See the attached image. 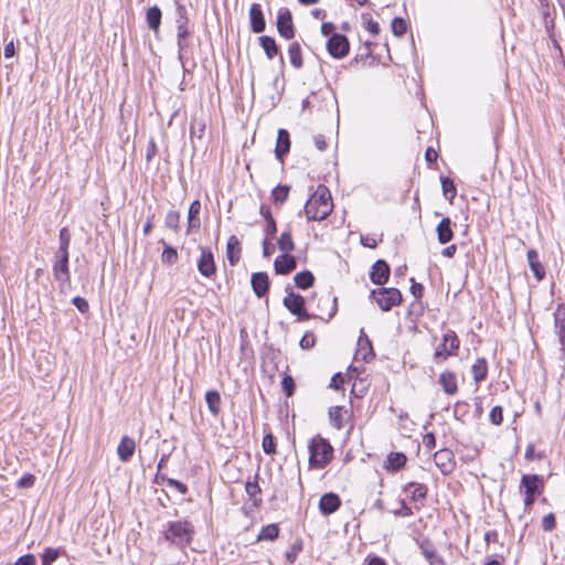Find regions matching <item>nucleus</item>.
I'll list each match as a JSON object with an SVG mask.
<instances>
[{
    "label": "nucleus",
    "mask_w": 565,
    "mask_h": 565,
    "mask_svg": "<svg viewBox=\"0 0 565 565\" xmlns=\"http://www.w3.org/2000/svg\"><path fill=\"white\" fill-rule=\"evenodd\" d=\"M333 203L329 189L326 185H318L315 193L305 205V213L308 221H322L332 212Z\"/></svg>",
    "instance_id": "1"
},
{
    "label": "nucleus",
    "mask_w": 565,
    "mask_h": 565,
    "mask_svg": "<svg viewBox=\"0 0 565 565\" xmlns=\"http://www.w3.org/2000/svg\"><path fill=\"white\" fill-rule=\"evenodd\" d=\"M309 463L317 468H324L333 456V448L331 444L320 436L311 439L309 444Z\"/></svg>",
    "instance_id": "2"
},
{
    "label": "nucleus",
    "mask_w": 565,
    "mask_h": 565,
    "mask_svg": "<svg viewBox=\"0 0 565 565\" xmlns=\"http://www.w3.org/2000/svg\"><path fill=\"white\" fill-rule=\"evenodd\" d=\"M193 533V526L188 521L169 522L164 539L178 546H185L191 542Z\"/></svg>",
    "instance_id": "3"
},
{
    "label": "nucleus",
    "mask_w": 565,
    "mask_h": 565,
    "mask_svg": "<svg viewBox=\"0 0 565 565\" xmlns=\"http://www.w3.org/2000/svg\"><path fill=\"white\" fill-rule=\"evenodd\" d=\"M54 279L58 284L60 291L65 294L71 288V274L68 268V254H54L52 267Z\"/></svg>",
    "instance_id": "4"
},
{
    "label": "nucleus",
    "mask_w": 565,
    "mask_h": 565,
    "mask_svg": "<svg viewBox=\"0 0 565 565\" xmlns=\"http://www.w3.org/2000/svg\"><path fill=\"white\" fill-rule=\"evenodd\" d=\"M371 297L383 311H388L402 302V294L396 288H379L371 292Z\"/></svg>",
    "instance_id": "5"
},
{
    "label": "nucleus",
    "mask_w": 565,
    "mask_h": 565,
    "mask_svg": "<svg viewBox=\"0 0 565 565\" xmlns=\"http://www.w3.org/2000/svg\"><path fill=\"white\" fill-rule=\"evenodd\" d=\"M305 298L295 294L294 291H287V296L284 298V306L292 313L296 315L299 321H307L311 316L305 309Z\"/></svg>",
    "instance_id": "6"
},
{
    "label": "nucleus",
    "mask_w": 565,
    "mask_h": 565,
    "mask_svg": "<svg viewBox=\"0 0 565 565\" xmlns=\"http://www.w3.org/2000/svg\"><path fill=\"white\" fill-rule=\"evenodd\" d=\"M327 50L332 57L342 58L349 54V40L343 34L334 33L327 42Z\"/></svg>",
    "instance_id": "7"
},
{
    "label": "nucleus",
    "mask_w": 565,
    "mask_h": 565,
    "mask_svg": "<svg viewBox=\"0 0 565 565\" xmlns=\"http://www.w3.org/2000/svg\"><path fill=\"white\" fill-rule=\"evenodd\" d=\"M459 348L457 335L450 332L444 335L443 342L436 348L435 360H446L449 355L456 354Z\"/></svg>",
    "instance_id": "8"
},
{
    "label": "nucleus",
    "mask_w": 565,
    "mask_h": 565,
    "mask_svg": "<svg viewBox=\"0 0 565 565\" xmlns=\"http://www.w3.org/2000/svg\"><path fill=\"white\" fill-rule=\"evenodd\" d=\"M200 252L201 255L198 260V269L202 276L211 278L216 271L213 253L210 248L202 246L200 247Z\"/></svg>",
    "instance_id": "9"
},
{
    "label": "nucleus",
    "mask_w": 565,
    "mask_h": 565,
    "mask_svg": "<svg viewBox=\"0 0 565 565\" xmlns=\"http://www.w3.org/2000/svg\"><path fill=\"white\" fill-rule=\"evenodd\" d=\"M278 33L286 40L295 36V28L292 23V15L288 9H281L277 17Z\"/></svg>",
    "instance_id": "10"
},
{
    "label": "nucleus",
    "mask_w": 565,
    "mask_h": 565,
    "mask_svg": "<svg viewBox=\"0 0 565 565\" xmlns=\"http://www.w3.org/2000/svg\"><path fill=\"white\" fill-rule=\"evenodd\" d=\"M434 461L444 475L452 472L456 468V460L452 451L441 449L434 455Z\"/></svg>",
    "instance_id": "11"
},
{
    "label": "nucleus",
    "mask_w": 565,
    "mask_h": 565,
    "mask_svg": "<svg viewBox=\"0 0 565 565\" xmlns=\"http://www.w3.org/2000/svg\"><path fill=\"white\" fill-rule=\"evenodd\" d=\"M297 267L296 258L288 253L277 256L274 262V269L278 275H288Z\"/></svg>",
    "instance_id": "12"
},
{
    "label": "nucleus",
    "mask_w": 565,
    "mask_h": 565,
    "mask_svg": "<svg viewBox=\"0 0 565 565\" xmlns=\"http://www.w3.org/2000/svg\"><path fill=\"white\" fill-rule=\"evenodd\" d=\"M390 277V267L385 260H376L370 273L371 280L376 285H384Z\"/></svg>",
    "instance_id": "13"
},
{
    "label": "nucleus",
    "mask_w": 565,
    "mask_h": 565,
    "mask_svg": "<svg viewBox=\"0 0 565 565\" xmlns=\"http://www.w3.org/2000/svg\"><path fill=\"white\" fill-rule=\"evenodd\" d=\"M250 284L253 291L258 298L267 295L269 289V277L267 273L259 271L252 275Z\"/></svg>",
    "instance_id": "14"
},
{
    "label": "nucleus",
    "mask_w": 565,
    "mask_h": 565,
    "mask_svg": "<svg viewBox=\"0 0 565 565\" xmlns=\"http://www.w3.org/2000/svg\"><path fill=\"white\" fill-rule=\"evenodd\" d=\"M341 505V500L333 492L324 493L319 501V509L322 514L329 515L334 513Z\"/></svg>",
    "instance_id": "15"
},
{
    "label": "nucleus",
    "mask_w": 565,
    "mask_h": 565,
    "mask_svg": "<svg viewBox=\"0 0 565 565\" xmlns=\"http://www.w3.org/2000/svg\"><path fill=\"white\" fill-rule=\"evenodd\" d=\"M250 29L255 33H260L266 28V21L259 3H253L249 8Z\"/></svg>",
    "instance_id": "16"
},
{
    "label": "nucleus",
    "mask_w": 565,
    "mask_h": 565,
    "mask_svg": "<svg viewBox=\"0 0 565 565\" xmlns=\"http://www.w3.org/2000/svg\"><path fill=\"white\" fill-rule=\"evenodd\" d=\"M554 326L558 337L562 349L565 348V305L561 303L556 307L554 312Z\"/></svg>",
    "instance_id": "17"
},
{
    "label": "nucleus",
    "mask_w": 565,
    "mask_h": 565,
    "mask_svg": "<svg viewBox=\"0 0 565 565\" xmlns=\"http://www.w3.org/2000/svg\"><path fill=\"white\" fill-rule=\"evenodd\" d=\"M136 443L132 438L124 436L117 447V455L120 461L127 462L134 456Z\"/></svg>",
    "instance_id": "18"
},
{
    "label": "nucleus",
    "mask_w": 565,
    "mask_h": 565,
    "mask_svg": "<svg viewBox=\"0 0 565 565\" xmlns=\"http://www.w3.org/2000/svg\"><path fill=\"white\" fill-rule=\"evenodd\" d=\"M526 257L529 267L532 270L536 280H543L545 278V268L543 264L540 262L539 253L535 249H530L527 250Z\"/></svg>",
    "instance_id": "19"
},
{
    "label": "nucleus",
    "mask_w": 565,
    "mask_h": 565,
    "mask_svg": "<svg viewBox=\"0 0 565 565\" xmlns=\"http://www.w3.org/2000/svg\"><path fill=\"white\" fill-rule=\"evenodd\" d=\"M290 149V137L286 129H279L277 135V142L275 148L276 158L282 161V158Z\"/></svg>",
    "instance_id": "20"
},
{
    "label": "nucleus",
    "mask_w": 565,
    "mask_h": 565,
    "mask_svg": "<svg viewBox=\"0 0 565 565\" xmlns=\"http://www.w3.org/2000/svg\"><path fill=\"white\" fill-rule=\"evenodd\" d=\"M521 484L525 489V494H536L542 491L543 479L537 475H524Z\"/></svg>",
    "instance_id": "21"
},
{
    "label": "nucleus",
    "mask_w": 565,
    "mask_h": 565,
    "mask_svg": "<svg viewBox=\"0 0 565 565\" xmlns=\"http://www.w3.org/2000/svg\"><path fill=\"white\" fill-rule=\"evenodd\" d=\"M373 356H374V352H373L371 341L367 339V337H360L358 340V349L355 352V359L367 362L371 359H373Z\"/></svg>",
    "instance_id": "22"
},
{
    "label": "nucleus",
    "mask_w": 565,
    "mask_h": 565,
    "mask_svg": "<svg viewBox=\"0 0 565 565\" xmlns=\"http://www.w3.org/2000/svg\"><path fill=\"white\" fill-rule=\"evenodd\" d=\"M206 122L202 116L193 115L190 122V138L201 140L205 134Z\"/></svg>",
    "instance_id": "23"
},
{
    "label": "nucleus",
    "mask_w": 565,
    "mask_h": 565,
    "mask_svg": "<svg viewBox=\"0 0 565 565\" xmlns=\"http://www.w3.org/2000/svg\"><path fill=\"white\" fill-rule=\"evenodd\" d=\"M201 212V202L195 200L191 203L188 212V230L186 233H191L193 230L200 228L199 214Z\"/></svg>",
    "instance_id": "24"
},
{
    "label": "nucleus",
    "mask_w": 565,
    "mask_h": 565,
    "mask_svg": "<svg viewBox=\"0 0 565 565\" xmlns=\"http://www.w3.org/2000/svg\"><path fill=\"white\" fill-rule=\"evenodd\" d=\"M226 257L232 266H235L241 258V245L235 235H232L227 241Z\"/></svg>",
    "instance_id": "25"
},
{
    "label": "nucleus",
    "mask_w": 565,
    "mask_h": 565,
    "mask_svg": "<svg viewBox=\"0 0 565 565\" xmlns=\"http://www.w3.org/2000/svg\"><path fill=\"white\" fill-rule=\"evenodd\" d=\"M348 409L343 406H333L329 409V418L334 428L338 430L344 427V419L348 415Z\"/></svg>",
    "instance_id": "26"
},
{
    "label": "nucleus",
    "mask_w": 565,
    "mask_h": 565,
    "mask_svg": "<svg viewBox=\"0 0 565 565\" xmlns=\"http://www.w3.org/2000/svg\"><path fill=\"white\" fill-rule=\"evenodd\" d=\"M406 463V456L403 452H391L385 461V469L397 471Z\"/></svg>",
    "instance_id": "27"
},
{
    "label": "nucleus",
    "mask_w": 565,
    "mask_h": 565,
    "mask_svg": "<svg viewBox=\"0 0 565 565\" xmlns=\"http://www.w3.org/2000/svg\"><path fill=\"white\" fill-rule=\"evenodd\" d=\"M148 28L157 32L161 24V10L157 7H150L146 13Z\"/></svg>",
    "instance_id": "28"
},
{
    "label": "nucleus",
    "mask_w": 565,
    "mask_h": 565,
    "mask_svg": "<svg viewBox=\"0 0 565 565\" xmlns=\"http://www.w3.org/2000/svg\"><path fill=\"white\" fill-rule=\"evenodd\" d=\"M205 402L213 416H217L221 413V395L218 392L207 391L205 394Z\"/></svg>",
    "instance_id": "29"
},
{
    "label": "nucleus",
    "mask_w": 565,
    "mask_h": 565,
    "mask_svg": "<svg viewBox=\"0 0 565 565\" xmlns=\"http://www.w3.org/2000/svg\"><path fill=\"white\" fill-rule=\"evenodd\" d=\"M437 234H438V241L441 244L448 243L452 236V230L450 226V220L449 218H443L440 223L437 226Z\"/></svg>",
    "instance_id": "30"
},
{
    "label": "nucleus",
    "mask_w": 565,
    "mask_h": 565,
    "mask_svg": "<svg viewBox=\"0 0 565 565\" xmlns=\"http://www.w3.org/2000/svg\"><path fill=\"white\" fill-rule=\"evenodd\" d=\"M471 373L476 383L483 381L488 374V364L486 359L479 358L471 366Z\"/></svg>",
    "instance_id": "31"
},
{
    "label": "nucleus",
    "mask_w": 565,
    "mask_h": 565,
    "mask_svg": "<svg viewBox=\"0 0 565 565\" xmlns=\"http://www.w3.org/2000/svg\"><path fill=\"white\" fill-rule=\"evenodd\" d=\"M439 383L447 394H455L457 391V380L455 373L445 372L439 376Z\"/></svg>",
    "instance_id": "32"
},
{
    "label": "nucleus",
    "mask_w": 565,
    "mask_h": 565,
    "mask_svg": "<svg viewBox=\"0 0 565 565\" xmlns=\"http://www.w3.org/2000/svg\"><path fill=\"white\" fill-rule=\"evenodd\" d=\"M259 44L263 47L266 56L273 60L278 53V46L271 36L263 35L259 39Z\"/></svg>",
    "instance_id": "33"
},
{
    "label": "nucleus",
    "mask_w": 565,
    "mask_h": 565,
    "mask_svg": "<svg viewBox=\"0 0 565 565\" xmlns=\"http://www.w3.org/2000/svg\"><path fill=\"white\" fill-rule=\"evenodd\" d=\"M405 491L414 501L423 500L426 498L427 488L422 483L411 482L406 486Z\"/></svg>",
    "instance_id": "34"
},
{
    "label": "nucleus",
    "mask_w": 565,
    "mask_h": 565,
    "mask_svg": "<svg viewBox=\"0 0 565 565\" xmlns=\"http://www.w3.org/2000/svg\"><path fill=\"white\" fill-rule=\"evenodd\" d=\"M295 285L300 289H308L310 288L315 282V276L309 270H303L301 273L296 274L294 277Z\"/></svg>",
    "instance_id": "35"
},
{
    "label": "nucleus",
    "mask_w": 565,
    "mask_h": 565,
    "mask_svg": "<svg viewBox=\"0 0 565 565\" xmlns=\"http://www.w3.org/2000/svg\"><path fill=\"white\" fill-rule=\"evenodd\" d=\"M420 550L425 558L429 562L430 565H445L443 558H440L435 548L427 542H424L420 545Z\"/></svg>",
    "instance_id": "36"
},
{
    "label": "nucleus",
    "mask_w": 565,
    "mask_h": 565,
    "mask_svg": "<svg viewBox=\"0 0 565 565\" xmlns=\"http://www.w3.org/2000/svg\"><path fill=\"white\" fill-rule=\"evenodd\" d=\"M290 63L295 68H301L303 65L301 49L298 42H292L288 47Z\"/></svg>",
    "instance_id": "37"
},
{
    "label": "nucleus",
    "mask_w": 565,
    "mask_h": 565,
    "mask_svg": "<svg viewBox=\"0 0 565 565\" xmlns=\"http://www.w3.org/2000/svg\"><path fill=\"white\" fill-rule=\"evenodd\" d=\"M190 34L191 31L189 24L177 26V44L180 55L188 47L186 39L190 36Z\"/></svg>",
    "instance_id": "38"
},
{
    "label": "nucleus",
    "mask_w": 565,
    "mask_h": 565,
    "mask_svg": "<svg viewBox=\"0 0 565 565\" xmlns=\"http://www.w3.org/2000/svg\"><path fill=\"white\" fill-rule=\"evenodd\" d=\"M278 248L282 253H290L295 249V243L290 231H285L281 233L278 239Z\"/></svg>",
    "instance_id": "39"
},
{
    "label": "nucleus",
    "mask_w": 565,
    "mask_h": 565,
    "mask_svg": "<svg viewBox=\"0 0 565 565\" xmlns=\"http://www.w3.org/2000/svg\"><path fill=\"white\" fill-rule=\"evenodd\" d=\"M278 534H279L278 526L276 524H268L260 530V532L257 536V540L258 541H273L278 537Z\"/></svg>",
    "instance_id": "40"
},
{
    "label": "nucleus",
    "mask_w": 565,
    "mask_h": 565,
    "mask_svg": "<svg viewBox=\"0 0 565 565\" xmlns=\"http://www.w3.org/2000/svg\"><path fill=\"white\" fill-rule=\"evenodd\" d=\"M58 239H60V246L55 253L68 254V247H70V243H71V234L66 227H63L60 230Z\"/></svg>",
    "instance_id": "41"
},
{
    "label": "nucleus",
    "mask_w": 565,
    "mask_h": 565,
    "mask_svg": "<svg viewBox=\"0 0 565 565\" xmlns=\"http://www.w3.org/2000/svg\"><path fill=\"white\" fill-rule=\"evenodd\" d=\"M288 195H289V186H287V185H277L271 191V198L276 204L285 203L288 199Z\"/></svg>",
    "instance_id": "42"
},
{
    "label": "nucleus",
    "mask_w": 565,
    "mask_h": 565,
    "mask_svg": "<svg viewBox=\"0 0 565 565\" xmlns=\"http://www.w3.org/2000/svg\"><path fill=\"white\" fill-rule=\"evenodd\" d=\"M164 224L167 227L178 232L180 227V213L177 211H169L166 215Z\"/></svg>",
    "instance_id": "43"
},
{
    "label": "nucleus",
    "mask_w": 565,
    "mask_h": 565,
    "mask_svg": "<svg viewBox=\"0 0 565 565\" xmlns=\"http://www.w3.org/2000/svg\"><path fill=\"white\" fill-rule=\"evenodd\" d=\"M190 23L186 8L180 3L177 2V9H175V24L179 25H188Z\"/></svg>",
    "instance_id": "44"
},
{
    "label": "nucleus",
    "mask_w": 565,
    "mask_h": 565,
    "mask_svg": "<svg viewBox=\"0 0 565 565\" xmlns=\"http://www.w3.org/2000/svg\"><path fill=\"white\" fill-rule=\"evenodd\" d=\"M441 185L445 198L449 201H452L457 193L454 182L448 178H441Z\"/></svg>",
    "instance_id": "45"
},
{
    "label": "nucleus",
    "mask_w": 565,
    "mask_h": 565,
    "mask_svg": "<svg viewBox=\"0 0 565 565\" xmlns=\"http://www.w3.org/2000/svg\"><path fill=\"white\" fill-rule=\"evenodd\" d=\"M61 555L60 548L47 547L42 554V565H51Z\"/></svg>",
    "instance_id": "46"
},
{
    "label": "nucleus",
    "mask_w": 565,
    "mask_h": 565,
    "mask_svg": "<svg viewBox=\"0 0 565 565\" xmlns=\"http://www.w3.org/2000/svg\"><path fill=\"white\" fill-rule=\"evenodd\" d=\"M163 245L164 248L161 255L162 262L170 265L174 264L178 260L177 250L173 247L167 245L166 243H163Z\"/></svg>",
    "instance_id": "47"
},
{
    "label": "nucleus",
    "mask_w": 565,
    "mask_h": 565,
    "mask_svg": "<svg viewBox=\"0 0 565 565\" xmlns=\"http://www.w3.org/2000/svg\"><path fill=\"white\" fill-rule=\"evenodd\" d=\"M391 28H392V32L396 36H402V35H404L406 33L407 23L402 18H394L393 21H392Z\"/></svg>",
    "instance_id": "48"
},
{
    "label": "nucleus",
    "mask_w": 565,
    "mask_h": 565,
    "mask_svg": "<svg viewBox=\"0 0 565 565\" xmlns=\"http://www.w3.org/2000/svg\"><path fill=\"white\" fill-rule=\"evenodd\" d=\"M263 450L267 455H274L276 454V443L275 438L271 434H267L263 438Z\"/></svg>",
    "instance_id": "49"
},
{
    "label": "nucleus",
    "mask_w": 565,
    "mask_h": 565,
    "mask_svg": "<svg viewBox=\"0 0 565 565\" xmlns=\"http://www.w3.org/2000/svg\"><path fill=\"white\" fill-rule=\"evenodd\" d=\"M162 480L167 483L168 487L174 488L179 493L185 494L188 492V487L179 480L161 477Z\"/></svg>",
    "instance_id": "50"
},
{
    "label": "nucleus",
    "mask_w": 565,
    "mask_h": 565,
    "mask_svg": "<svg viewBox=\"0 0 565 565\" xmlns=\"http://www.w3.org/2000/svg\"><path fill=\"white\" fill-rule=\"evenodd\" d=\"M364 21L365 29L373 35H377L380 33V25L376 21L372 20L369 15H362Z\"/></svg>",
    "instance_id": "51"
},
{
    "label": "nucleus",
    "mask_w": 565,
    "mask_h": 565,
    "mask_svg": "<svg viewBox=\"0 0 565 565\" xmlns=\"http://www.w3.org/2000/svg\"><path fill=\"white\" fill-rule=\"evenodd\" d=\"M300 347L303 350H309L316 344V337L312 332H306L305 335L300 340Z\"/></svg>",
    "instance_id": "52"
},
{
    "label": "nucleus",
    "mask_w": 565,
    "mask_h": 565,
    "mask_svg": "<svg viewBox=\"0 0 565 565\" xmlns=\"http://www.w3.org/2000/svg\"><path fill=\"white\" fill-rule=\"evenodd\" d=\"M490 420L494 425H500L503 420V412L500 406H494L490 412Z\"/></svg>",
    "instance_id": "53"
},
{
    "label": "nucleus",
    "mask_w": 565,
    "mask_h": 565,
    "mask_svg": "<svg viewBox=\"0 0 565 565\" xmlns=\"http://www.w3.org/2000/svg\"><path fill=\"white\" fill-rule=\"evenodd\" d=\"M281 386L287 396H291L295 392V382L290 375H286L281 381Z\"/></svg>",
    "instance_id": "54"
},
{
    "label": "nucleus",
    "mask_w": 565,
    "mask_h": 565,
    "mask_svg": "<svg viewBox=\"0 0 565 565\" xmlns=\"http://www.w3.org/2000/svg\"><path fill=\"white\" fill-rule=\"evenodd\" d=\"M35 477L31 473L23 475L17 482L18 488H30L34 484Z\"/></svg>",
    "instance_id": "55"
},
{
    "label": "nucleus",
    "mask_w": 565,
    "mask_h": 565,
    "mask_svg": "<svg viewBox=\"0 0 565 565\" xmlns=\"http://www.w3.org/2000/svg\"><path fill=\"white\" fill-rule=\"evenodd\" d=\"M555 515L553 513L546 514L542 520V527L544 531L550 532L555 527Z\"/></svg>",
    "instance_id": "56"
},
{
    "label": "nucleus",
    "mask_w": 565,
    "mask_h": 565,
    "mask_svg": "<svg viewBox=\"0 0 565 565\" xmlns=\"http://www.w3.org/2000/svg\"><path fill=\"white\" fill-rule=\"evenodd\" d=\"M72 302L82 313H85L88 311L89 306H88V302L86 299H84L79 296H76L72 299Z\"/></svg>",
    "instance_id": "57"
},
{
    "label": "nucleus",
    "mask_w": 565,
    "mask_h": 565,
    "mask_svg": "<svg viewBox=\"0 0 565 565\" xmlns=\"http://www.w3.org/2000/svg\"><path fill=\"white\" fill-rule=\"evenodd\" d=\"M13 565H36V558L33 554L20 556Z\"/></svg>",
    "instance_id": "58"
},
{
    "label": "nucleus",
    "mask_w": 565,
    "mask_h": 565,
    "mask_svg": "<svg viewBox=\"0 0 565 565\" xmlns=\"http://www.w3.org/2000/svg\"><path fill=\"white\" fill-rule=\"evenodd\" d=\"M277 232L276 222L274 218L266 221L265 238L271 239Z\"/></svg>",
    "instance_id": "59"
},
{
    "label": "nucleus",
    "mask_w": 565,
    "mask_h": 565,
    "mask_svg": "<svg viewBox=\"0 0 565 565\" xmlns=\"http://www.w3.org/2000/svg\"><path fill=\"white\" fill-rule=\"evenodd\" d=\"M393 513L396 516H409L413 514V511L404 501H401L399 509L395 510Z\"/></svg>",
    "instance_id": "60"
},
{
    "label": "nucleus",
    "mask_w": 565,
    "mask_h": 565,
    "mask_svg": "<svg viewBox=\"0 0 565 565\" xmlns=\"http://www.w3.org/2000/svg\"><path fill=\"white\" fill-rule=\"evenodd\" d=\"M245 489L249 497H255L257 493L260 492V487L258 486L257 481H248L245 486Z\"/></svg>",
    "instance_id": "61"
},
{
    "label": "nucleus",
    "mask_w": 565,
    "mask_h": 565,
    "mask_svg": "<svg viewBox=\"0 0 565 565\" xmlns=\"http://www.w3.org/2000/svg\"><path fill=\"white\" fill-rule=\"evenodd\" d=\"M157 153V146L153 139H151L147 147L146 160L150 162Z\"/></svg>",
    "instance_id": "62"
},
{
    "label": "nucleus",
    "mask_w": 565,
    "mask_h": 565,
    "mask_svg": "<svg viewBox=\"0 0 565 565\" xmlns=\"http://www.w3.org/2000/svg\"><path fill=\"white\" fill-rule=\"evenodd\" d=\"M344 384V379L340 373L334 374L330 381V387L339 390Z\"/></svg>",
    "instance_id": "63"
},
{
    "label": "nucleus",
    "mask_w": 565,
    "mask_h": 565,
    "mask_svg": "<svg viewBox=\"0 0 565 565\" xmlns=\"http://www.w3.org/2000/svg\"><path fill=\"white\" fill-rule=\"evenodd\" d=\"M360 241L364 247L375 248L377 246V239L373 236H361Z\"/></svg>",
    "instance_id": "64"
}]
</instances>
